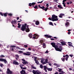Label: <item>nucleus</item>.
<instances>
[{
    "instance_id": "nucleus-1",
    "label": "nucleus",
    "mask_w": 74,
    "mask_h": 74,
    "mask_svg": "<svg viewBox=\"0 0 74 74\" xmlns=\"http://www.w3.org/2000/svg\"><path fill=\"white\" fill-rule=\"evenodd\" d=\"M57 18L58 16H56L55 14H53L52 15V17L51 18L49 17L48 19L50 21H58L59 20L58 18Z\"/></svg>"
},
{
    "instance_id": "nucleus-2",
    "label": "nucleus",
    "mask_w": 74,
    "mask_h": 74,
    "mask_svg": "<svg viewBox=\"0 0 74 74\" xmlns=\"http://www.w3.org/2000/svg\"><path fill=\"white\" fill-rule=\"evenodd\" d=\"M51 44L53 47L55 48L56 51H58V49H60L59 48H58V46L57 45H56V43H55L52 42L51 43Z\"/></svg>"
},
{
    "instance_id": "nucleus-3",
    "label": "nucleus",
    "mask_w": 74,
    "mask_h": 74,
    "mask_svg": "<svg viewBox=\"0 0 74 74\" xmlns=\"http://www.w3.org/2000/svg\"><path fill=\"white\" fill-rule=\"evenodd\" d=\"M38 7H39V8H40V9H42V10H43L45 11H47V10H48V7L45 8V7L43 6L42 7H41V6H40V5H38Z\"/></svg>"
},
{
    "instance_id": "nucleus-4",
    "label": "nucleus",
    "mask_w": 74,
    "mask_h": 74,
    "mask_svg": "<svg viewBox=\"0 0 74 74\" xmlns=\"http://www.w3.org/2000/svg\"><path fill=\"white\" fill-rule=\"evenodd\" d=\"M11 23L12 24V25L13 27H15V25H17L16 23V20H14V21H12L11 22Z\"/></svg>"
},
{
    "instance_id": "nucleus-5",
    "label": "nucleus",
    "mask_w": 74,
    "mask_h": 74,
    "mask_svg": "<svg viewBox=\"0 0 74 74\" xmlns=\"http://www.w3.org/2000/svg\"><path fill=\"white\" fill-rule=\"evenodd\" d=\"M26 26H25L24 25H22L21 28V30L22 31H24L26 29Z\"/></svg>"
},
{
    "instance_id": "nucleus-6",
    "label": "nucleus",
    "mask_w": 74,
    "mask_h": 74,
    "mask_svg": "<svg viewBox=\"0 0 74 74\" xmlns=\"http://www.w3.org/2000/svg\"><path fill=\"white\" fill-rule=\"evenodd\" d=\"M22 60L23 62H22V63L23 64H24V65H25L26 64H28V63L26 61V60H25L24 59H22Z\"/></svg>"
},
{
    "instance_id": "nucleus-7",
    "label": "nucleus",
    "mask_w": 74,
    "mask_h": 74,
    "mask_svg": "<svg viewBox=\"0 0 74 74\" xmlns=\"http://www.w3.org/2000/svg\"><path fill=\"white\" fill-rule=\"evenodd\" d=\"M27 53H23V55H27L28 56H30V53H31L29 52V51H27L26 52Z\"/></svg>"
},
{
    "instance_id": "nucleus-8",
    "label": "nucleus",
    "mask_w": 74,
    "mask_h": 74,
    "mask_svg": "<svg viewBox=\"0 0 74 74\" xmlns=\"http://www.w3.org/2000/svg\"><path fill=\"white\" fill-rule=\"evenodd\" d=\"M7 74H12V71H11L9 68H8L7 69L6 72Z\"/></svg>"
},
{
    "instance_id": "nucleus-9",
    "label": "nucleus",
    "mask_w": 74,
    "mask_h": 74,
    "mask_svg": "<svg viewBox=\"0 0 74 74\" xmlns=\"http://www.w3.org/2000/svg\"><path fill=\"white\" fill-rule=\"evenodd\" d=\"M1 62H3L5 64H7V61L6 60V59H1Z\"/></svg>"
},
{
    "instance_id": "nucleus-10",
    "label": "nucleus",
    "mask_w": 74,
    "mask_h": 74,
    "mask_svg": "<svg viewBox=\"0 0 74 74\" xmlns=\"http://www.w3.org/2000/svg\"><path fill=\"white\" fill-rule=\"evenodd\" d=\"M13 64H15L16 65H18V64H19V63H18V62H16V61L15 60L13 61Z\"/></svg>"
},
{
    "instance_id": "nucleus-11",
    "label": "nucleus",
    "mask_w": 74,
    "mask_h": 74,
    "mask_svg": "<svg viewBox=\"0 0 74 74\" xmlns=\"http://www.w3.org/2000/svg\"><path fill=\"white\" fill-rule=\"evenodd\" d=\"M10 47L11 51H14V48H15V46L14 45L11 46H10Z\"/></svg>"
},
{
    "instance_id": "nucleus-12",
    "label": "nucleus",
    "mask_w": 74,
    "mask_h": 74,
    "mask_svg": "<svg viewBox=\"0 0 74 74\" xmlns=\"http://www.w3.org/2000/svg\"><path fill=\"white\" fill-rule=\"evenodd\" d=\"M59 48V49H58V50H56L57 51H59V52H62V46H60Z\"/></svg>"
},
{
    "instance_id": "nucleus-13",
    "label": "nucleus",
    "mask_w": 74,
    "mask_h": 74,
    "mask_svg": "<svg viewBox=\"0 0 74 74\" xmlns=\"http://www.w3.org/2000/svg\"><path fill=\"white\" fill-rule=\"evenodd\" d=\"M45 36L46 37V38H51L52 37V36H50V35H48L46 34L45 35Z\"/></svg>"
},
{
    "instance_id": "nucleus-14",
    "label": "nucleus",
    "mask_w": 74,
    "mask_h": 74,
    "mask_svg": "<svg viewBox=\"0 0 74 74\" xmlns=\"http://www.w3.org/2000/svg\"><path fill=\"white\" fill-rule=\"evenodd\" d=\"M21 74H25L26 73L25 71L23 70H22V71L21 72Z\"/></svg>"
},
{
    "instance_id": "nucleus-15",
    "label": "nucleus",
    "mask_w": 74,
    "mask_h": 74,
    "mask_svg": "<svg viewBox=\"0 0 74 74\" xmlns=\"http://www.w3.org/2000/svg\"><path fill=\"white\" fill-rule=\"evenodd\" d=\"M34 35L35 36H34L33 37V38H34V39H37V38H38L37 36V34H35Z\"/></svg>"
},
{
    "instance_id": "nucleus-16",
    "label": "nucleus",
    "mask_w": 74,
    "mask_h": 74,
    "mask_svg": "<svg viewBox=\"0 0 74 74\" xmlns=\"http://www.w3.org/2000/svg\"><path fill=\"white\" fill-rule=\"evenodd\" d=\"M64 16V14H60V16H59V17L60 18H63V16Z\"/></svg>"
},
{
    "instance_id": "nucleus-17",
    "label": "nucleus",
    "mask_w": 74,
    "mask_h": 74,
    "mask_svg": "<svg viewBox=\"0 0 74 74\" xmlns=\"http://www.w3.org/2000/svg\"><path fill=\"white\" fill-rule=\"evenodd\" d=\"M25 32H30V29L29 28H27L25 29Z\"/></svg>"
},
{
    "instance_id": "nucleus-18",
    "label": "nucleus",
    "mask_w": 74,
    "mask_h": 74,
    "mask_svg": "<svg viewBox=\"0 0 74 74\" xmlns=\"http://www.w3.org/2000/svg\"><path fill=\"white\" fill-rule=\"evenodd\" d=\"M70 25V23H69V22L66 21V23H65V26L67 27L68 26H69V25Z\"/></svg>"
},
{
    "instance_id": "nucleus-19",
    "label": "nucleus",
    "mask_w": 74,
    "mask_h": 74,
    "mask_svg": "<svg viewBox=\"0 0 74 74\" xmlns=\"http://www.w3.org/2000/svg\"><path fill=\"white\" fill-rule=\"evenodd\" d=\"M61 43L63 45H66V42H64L62 41L61 42Z\"/></svg>"
},
{
    "instance_id": "nucleus-20",
    "label": "nucleus",
    "mask_w": 74,
    "mask_h": 74,
    "mask_svg": "<svg viewBox=\"0 0 74 74\" xmlns=\"http://www.w3.org/2000/svg\"><path fill=\"white\" fill-rule=\"evenodd\" d=\"M41 44L43 45V47L44 48H46V45H45V43H43V44Z\"/></svg>"
},
{
    "instance_id": "nucleus-21",
    "label": "nucleus",
    "mask_w": 74,
    "mask_h": 74,
    "mask_svg": "<svg viewBox=\"0 0 74 74\" xmlns=\"http://www.w3.org/2000/svg\"><path fill=\"white\" fill-rule=\"evenodd\" d=\"M58 8H61V9H63V8L62 7V5H58Z\"/></svg>"
},
{
    "instance_id": "nucleus-22",
    "label": "nucleus",
    "mask_w": 74,
    "mask_h": 74,
    "mask_svg": "<svg viewBox=\"0 0 74 74\" xmlns=\"http://www.w3.org/2000/svg\"><path fill=\"white\" fill-rule=\"evenodd\" d=\"M36 74H41V72H40V71L38 70H36Z\"/></svg>"
},
{
    "instance_id": "nucleus-23",
    "label": "nucleus",
    "mask_w": 74,
    "mask_h": 74,
    "mask_svg": "<svg viewBox=\"0 0 74 74\" xmlns=\"http://www.w3.org/2000/svg\"><path fill=\"white\" fill-rule=\"evenodd\" d=\"M29 37L30 38H32V34H29Z\"/></svg>"
},
{
    "instance_id": "nucleus-24",
    "label": "nucleus",
    "mask_w": 74,
    "mask_h": 74,
    "mask_svg": "<svg viewBox=\"0 0 74 74\" xmlns=\"http://www.w3.org/2000/svg\"><path fill=\"white\" fill-rule=\"evenodd\" d=\"M35 23L36 25H38L40 24V23L39 22V21H36V22H35Z\"/></svg>"
},
{
    "instance_id": "nucleus-25",
    "label": "nucleus",
    "mask_w": 74,
    "mask_h": 74,
    "mask_svg": "<svg viewBox=\"0 0 74 74\" xmlns=\"http://www.w3.org/2000/svg\"><path fill=\"white\" fill-rule=\"evenodd\" d=\"M47 70H48L49 71H51L52 70V68H47Z\"/></svg>"
},
{
    "instance_id": "nucleus-26",
    "label": "nucleus",
    "mask_w": 74,
    "mask_h": 74,
    "mask_svg": "<svg viewBox=\"0 0 74 74\" xmlns=\"http://www.w3.org/2000/svg\"><path fill=\"white\" fill-rule=\"evenodd\" d=\"M32 73L34 74H36V71H35L34 70H33L32 71Z\"/></svg>"
},
{
    "instance_id": "nucleus-27",
    "label": "nucleus",
    "mask_w": 74,
    "mask_h": 74,
    "mask_svg": "<svg viewBox=\"0 0 74 74\" xmlns=\"http://www.w3.org/2000/svg\"><path fill=\"white\" fill-rule=\"evenodd\" d=\"M44 70H46L47 69V67L46 66H44Z\"/></svg>"
},
{
    "instance_id": "nucleus-28",
    "label": "nucleus",
    "mask_w": 74,
    "mask_h": 74,
    "mask_svg": "<svg viewBox=\"0 0 74 74\" xmlns=\"http://www.w3.org/2000/svg\"><path fill=\"white\" fill-rule=\"evenodd\" d=\"M35 63H36L37 64H39V62H38V60H37L36 61H35Z\"/></svg>"
},
{
    "instance_id": "nucleus-29",
    "label": "nucleus",
    "mask_w": 74,
    "mask_h": 74,
    "mask_svg": "<svg viewBox=\"0 0 74 74\" xmlns=\"http://www.w3.org/2000/svg\"><path fill=\"white\" fill-rule=\"evenodd\" d=\"M61 60H62L63 62H64L65 61V58H61Z\"/></svg>"
},
{
    "instance_id": "nucleus-30",
    "label": "nucleus",
    "mask_w": 74,
    "mask_h": 74,
    "mask_svg": "<svg viewBox=\"0 0 74 74\" xmlns=\"http://www.w3.org/2000/svg\"><path fill=\"white\" fill-rule=\"evenodd\" d=\"M34 8L35 9H38V6L37 5H36L35 6V7H34Z\"/></svg>"
},
{
    "instance_id": "nucleus-31",
    "label": "nucleus",
    "mask_w": 74,
    "mask_h": 74,
    "mask_svg": "<svg viewBox=\"0 0 74 74\" xmlns=\"http://www.w3.org/2000/svg\"><path fill=\"white\" fill-rule=\"evenodd\" d=\"M49 24L50 25H51L52 26H53V23H52V22H50L49 23Z\"/></svg>"
},
{
    "instance_id": "nucleus-32",
    "label": "nucleus",
    "mask_w": 74,
    "mask_h": 74,
    "mask_svg": "<svg viewBox=\"0 0 74 74\" xmlns=\"http://www.w3.org/2000/svg\"><path fill=\"white\" fill-rule=\"evenodd\" d=\"M40 43H41V44H42L43 42H44V40H41L40 41Z\"/></svg>"
},
{
    "instance_id": "nucleus-33",
    "label": "nucleus",
    "mask_w": 74,
    "mask_h": 74,
    "mask_svg": "<svg viewBox=\"0 0 74 74\" xmlns=\"http://www.w3.org/2000/svg\"><path fill=\"white\" fill-rule=\"evenodd\" d=\"M7 13H3V15H4V16H7Z\"/></svg>"
},
{
    "instance_id": "nucleus-34",
    "label": "nucleus",
    "mask_w": 74,
    "mask_h": 74,
    "mask_svg": "<svg viewBox=\"0 0 74 74\" xmlns=\"http://www.w3.org/2000/svg\"><path fill=\"white\" fill-rule=\"evenodd\" d=\"M34 61H36V60H37V57H34Z\"/></svg>"
},
{
    "instance_id": "nucleus-35",
    "label": "nucleus",
    "mask_w": 74,
    "mask_h": 74,
    "mask_svg": "<svg viewBox=\"0 0 74 74\" xmlns=\"http://www.w3.org/2000/svg\"><path fill=\"white\" fill-rule=\"evenodd\" d=\"M40 67L41 69H43V66H42V64H41L40 65Z\"/></svg>"
},
{
    "instance_id": "nucleus-36",
    "label": "nucleus",
    "mask_w": 74,
    "mask_h": 74,
    "mask_svg": "<svg viewBox=\"0 0 74 74\" xmlns=\"http://www.w3.org/2000/svg\"><path fill=\"white\" fill-rule=\"evenodd\" d=\"M0 66L1 67H3V66L4 65H3V64H2L1 63L0 64Z\"/></svg>"
},
{
    "instance_id": "nucleus-37",
    "label": "nucleus",
    "mask_w": 74,
    "mask_h": 74,
    "mask_svg": "<svg viewBox=\"0 0 74 74\" xmlns=\"http://www.w3.org/2000/svg\"><path fill=\"white\" fill-rule=\"evenodd\" d=\"M32 67L33 69H36V68L34 66H32Z\"/></svg>"
},
{
    "instance_id": "nucleus-38",
    "label": "nucleus",
    "mask_w": 74,
    "mask_h": 74,
    "mask_svg": "<svg viewBox=\"0 0 74 74\" xmlns=\"http://www.w3.org/2000/svg\"><path fill=\"white\" fill-rule=\"evenodd\" d=\"M22 66H24V65L22 64H22H21V65H20V67L21 69H23V67H22Z\"/></svg>"
},
{
    "instance_id": "nucleus-39",
    "label": "nucleus",
    "mask_w": 74,
    "mask_h": 74,
    "mask_svg": "<svg viewBox=\"0 0 74 74\" xmlns=\"http://www.w3.org/2000/svg\"><path fill=\"white\" fill-rule=\"evenodd\" d=\"M66 3H62V4H63L64 7H66Z\"/></svg>"
},
{
    "instance_id": "nucleus-40",
    "label": "nucleus",
    "mask_w": 74,
    "mask_h": 74,
    "mask_svg": "<svg viewBox=\"0 0 74 74\" xmlns=\"http://www.w3.org/2000/svg\"><path fill=\"white\" fill-rule=\"evenodd\" d=\"M69 47H73V46L72 45H71L70 44H69Z\"/></svg>"
},
{
    "instance_id": "nucleus-41",
    "label": "nucleus",
    "mask_w": 74,
    "mask_h": 74,
    "mask_svg": "<svg viewBox=\"0 0 74 74\" xmlns=\"http://www.w3.org/2000/svg\"><path fill=\"white\" fill-rule=\"evenodd\" d=\"M42 2H43V1H41V2H38V3H37L38 4L39 3H42Z\"/></svg>"
},
{
    "instance_id": "nucleus-42",
    "label": "nucleus",
    "mask_w": 74,
    "mask_h": 74,
    "mask_svg": "<svg viewBox=\"0 0 74 74\" xmlns=\"http://www.w3.org/2000/svg\"><path fill=\"white\" fill-rule=\"evenodd\" d=\"M32 3H29V6H30V7H32Z\"/></svg>"
},
{
    "instance_id": "nucleus-43",
    "label": "nucleus",
    "mask_w": 74,
    "mask_h": 74,
    "mask_svg": "<svg viewBox=\"0 0 74 74\" xmlns=\"http://www.w3.org/2000/svg\"><path fill=\"white\" fill-rule=\"evenodd\" d=\"M64 72H63V71H61V73H60L61 74H64Z\"/></svg>"
},
{
    "instance_id": "nucleus-44",
    "label": "nucleus",
    "mask_w": 74,
    "mask_h": 74,
    "mask_svg": "<svg viewBox=\"0 0 74 74\" xmlns=\"http://www.w3.org/2000/svg\"><path fill=\"white\" fill-rule=\"evenodd\" d=\"M32 5H35V4H36V3H34V2L32 3Z\"/></svg>"
},
{
    "instance_id": "nucleus-45",
    "label": "nucleus",
    "mask_w": 74,
    "mask_h": 74,
    "mask_svg": "<svg viewBox=\"0 0 74 74\" xmlns=\"http://www.w3.org/2000/svg\"><path fill=\"white\" fill-rule=\"evenodd\" d=\"M21 25H22L20 24V23H19V28H21Z\"/></svg>"
},
{
    "instance_id": "nucleus-46",
    "label": "nucleus",
    "mask_w": 74,
    "mask_h": 74,
    "mask_svg": "<svg viewBox=\"0 0 74 74\" xmlns=\"http://www.w3.org/2000/svg\"><path fill=\"white\" fill-rule=\"evenodd\" d=\"M0 57L1 58H4L5 56H3V55H1V56Z\"/></svg>"
},
{
    "instance_id": "nucleus-47",
    "label": "nucleus",
    "mask_w": 74,
    "mask_h": 74,
    "mask_svg": "<svg viewBox=\"0 0 74 74\" xmlns=\"http://www.w3.org/2000/svg\"><path fill=\"white\" fill-rule=\"evenodd\" d=\"M8 15H9V16H12V14H11V13H9L8 14Z\"/></svg>"
},
{
    "instance_id": "nucleus-48",
    "label": "nucleus",
    "mask_w": 74,
    "mask_h": 74,
    "mask_svg": "<svg viewBox=\"0 0 74 74\" xmlns=\"http://www.w3.org/2000/svg\"><path fill=\"white\" fill-rule=\"evenodd\" d=\"M15 56L16 57V58H19V56H18V55H16Z\"/></svg>"
},
{
    "instance_id": "nucleus-49",
    "label": "nucleus",
    "mask_w": 74,
    "mask_h": 74,
    "mask_svg": "<svg viewBox=\"0 0 74 74\" xmlns=\"http://www.w3.org/2000/svg\"><path fill=\"white\" fill-rule=\"evenodd\" d=\"M0 15H1V16H3V13L1 12H0Z\"/></svg>"
},
{
    "instance_id": "nucleus-50",
    "label": "nucleus",
    "mask_w": 74,
    "mask_h": 74,
    "mask_svg": "<svg viewBox=\"0 0 74 74\" xmlns=\"http://www.w3.org/2000/svg\"><path fill=\"white\" fill-rule=\"evenodd\" d=\"M58 71L59 72H61V71H62V69H60L59 70H58Z\"/></svg>"
},
{
    "instance_id": "nucleus-51",
    "label": "nucleus",
    "mask_w": 74,
    "mask_h": 74,
    "mask_svg": "<svg viewBox=\"0 0 74 74\" xmlns=\"http://www.w3.org/2000/svg\"><path fill=\"white\" fill-rule=\"evenodd\" d=\"M24 47H25V48H27V45H24Z\"/></svg>"
},
{
    "instance_id": "nucleus-52",
    "label": "nucleus",
    "mask_w": 74,
    "mask_h": 74,
    "mask_svg": "<svg viewBox=\"0 0 74 74\" xmlns=\"http://www.w3.org/2000/svg\"><path fill=\"white\" fill-rule=\"evenodd\" d=\"M19 53H23V51H19Z\"/></svg>"
},
{
    "instance_id": "nucleus-53",
    "label": "nucleus",
    "mask_w": 74,
    "mask_h": 74,
    "mask_svg": "<svg viewBox=\"0 0 74 74\" xmlns=\"http://www.w3.org/2000/svg\"><path fill=\"white\" fill-rule=\"evenodd\" d=\"M68 34H71V32H68Z\"/></svg>"
},
{
    "instance_id": "nucleus-54",
    "label": "nucleus",
    "mask_w": 74,
    "mask_h": 74,
    "mask_svg": "<svg viewBox=\"0 0 74 74\" xmlns=\"http://www.w3.org/2000/svg\"><path fill=\"white\" fill-rule=\"evenodd\" d=\"M68 58H69V57H66V61H67L68 60Z\"/></svg>"
},
{
    "instance_id": "nucleus-55",
    "label": "nucleus",
    "mask_w": 74,
    "mask_h": 74,
    "mask_svg": "<svg viewBox=\"0 0 74 74\" xmlns=\"http://www.w3.org/2000/svg\"><path fill=\"white\" fill-rule=\"evenodd\" d=\"M45 62L47 63H48V59H46L45 60Z\"/></svg>"
},
{
    "instance_id": "nucleus-56",
    "label": "nucleus",
    "mask_w": 74,
    "mask_h": 74,
    "mask_svg": "<svg viewBox=\"0 0 74 74\" xmlns=\"http://www.w3.org/2000/svg\"><path fill=\"white\" fill-rule=\"evenodd\" d=\"M65 56H66V57H68V58H69V55H68L67 54Z\"/></svg>"
},
{
    "instance_id": "nucleus-57",
    "label": "nucleus",
    "mask_w": 74,
    "mask_h": 74,
    "mask_svg": "<svg viewBox=\"0 0 74 74\" xmlns=\"http://www.w3.org/2000/svg\"><path fill=\"white\" fill-rule=\"evenodd\" d=\"M28 50H29V51H31L32 50V49H31V48L30 47H29L28 48Z\"/></svg>"
},
{
    "instance_id": "nucleus-58",
    "label": "nucleus",
    "mask_w": 74,
    "mask_h": 74,
    "mask_svg": "<svg viewBox=\"0 0 74 74\" xmlns=\"http://www.w3.org/2000/svg\"><path fill=\"white\" fill-rule=\"evenodd\" d=\"M46 6H47V7H49V5L48 4H47Z\"/></svg>"
},
{
    "instance_id": "nucleus-59",
    "label": "nucleus",
    "mask_w": 74,
    "mask_h": 74,
    "mask_svg": "<svg viewBox=\"0 0 74 74\" xmlns=\"http://www.w3.org/2000/svg\"><path fill=\"white\" fill-rule=\"evenodd\" d=\"M47 63L45 62H44L43 63V64H47Z\"/></svg>"
},
{
    "instance_id": "nucleus-60",
    "label": "nucleus",
    "mask_w": 74,
    "mask_h": 74,
    "mask_svg": "<svg viewBox=\"0 0 74 74\" xmlns=\"http://www.w3.org/2000/svg\"><path fill=\"white\" fill-rule=\"evenodd\" d=\"M41 62L42 63H43V62H44V61L43 60H41Z\"/></svg>"
},
{
    "instance_id": "nucleus-61",
    "label": "nucleus",
    "mask_w": 74,
    "mask_h": 74,
    "mask_svg": "<svg viewBox=\"0 0 74 74\" xmlns=\"http://www.w3.org/2000/svg\"><path fill=\"white\" fill-rule=\"evenodd\" d=\"M69 56H71V57H72L73 56V55L71 54V55H69Z\"/></svg>"
},
{
    "instance_id": "nucleus-62",
    "label": "nucleus",
    "mask_w": 74,
    "mask_h": 74,
    "mask_svg": "<svg viewBox=\"0 0 74 74\" xmlns=\"http://www.w3.org/2000/svg\"><path fill=\"white\" fill-rule=\"evenodd\" d=\"M54 66H56L57 65V64L56 63H54Z\"/></svg>"
},
{
    "instance_id": "nucleus-63",
    "label": "nucleus",
    "mask_w": 74,
    "mask_h": 74,
    "mask_svg": "<svg viewBox=\"0 0 74 74\" xmlns=\"http://www.w3.org/2000/svg\"><path fill=\"white\" fill-rule=\"evenodd\" d=\"M66 1L67 0H63L62 2H63V3H64V2Z\"/></svg>"
},
{
    "instance_id": "nucleus-64",
    "label": "nucleus",
    "mask_w": 74,
    "mask_h": 74,
    "mask_svg": "<svg viewBox=\"0 0 74 74\" xmlns=\"http://www.w3.org/2000/svg\"><path fill=\"white\" fill-rule=\"evenodd\" d=\"M49 66H52V64H51V63L49 64Z\"/></svg>"
}]
</instances>
